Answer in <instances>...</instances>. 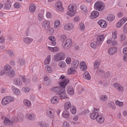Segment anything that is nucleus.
Masks as SVG:
<instances>
[{"instance_id":"45","label":"nucleus","mask_w":127,"mask_h":127,"mask_svg":"<svg viewBox=\"0 0 127 127\" xmlns=\"http://www.w3.org/2000/svg\"><path fill=\"white\" fill-rule=\"evenodd\" d=\"M47 113L48 116L50 118H52L54 117V113L53 112H52V111H48Z\"/></svg>"},{"instance_id":"63","label":"nucleus","mask_w":127,"mask_h":127,"mask_svg":"<svg viewBox=\"0 0 127 127\" xmlns=\"http://www.w3.org/2000/svg\"><path fill=\"white\" fill-rule=\"evenodd\" d=\"M63 126L64 127H69V124L66 122H64L63 123Z\"/></svg>"},{"instance_id":"21","label":"nucleus","mask_w":127,"mask_h":127,"mask_svg":"<svg viewBox=\"0 0 127 127\" xmlns=\"http://www.w3.org/2000/svg\"><path fill=\"white\" fill-rule=\"evenodd\" d=\"M36 9V6L33 3H32L30 4L29 10L31 12H34Z\"/></svg>"},{"instance_id":"40","label":"nucleus","mask_w":127,"mask_h":127,"mask_svg":"<svg viewBox=\"0 0 127 127\" xmlns=\"http://www.w3.org/2000/svg\"><path fill=\"white\" fill-rule=\"evenodd\" d=\"M51 56L50 55H48L44 61V64L45 65L49 64Z\"/></svg>"},{"instance_id":"17","label":"nucleus","mask_w":127,"mask_h":127,"mask_svg":"<svg viewBox=\"0 0 127 127\" xmlns=\"http://www.w3.org/2000/svg\"><path fill=\"white\" fill-rule=\"evenodd\" d=\"M99 15V13L97 11H94L92 12L90 18L92 19H94L98 16Z\"/></svg>"},{"instance_id":"30","label":"nucleus","mask_w":127,"mask_h":127,"mask_svg":"<svg viewBox=\"0 0 127 127\" xmlns=\"http://www.w3.org/2000/svg\"><path fill=\"white\" fill-rule=\"evenodd\" d=\"M100 62L99 60L95 61L94 63V68L95 69H96L99 67L100 64Z\"/></svg>"},{"instance_id":"38","label":"nucleus","mask_w":127,"mask_h":127,"mask_svg":"<svg viewBox=\"0 0 127 127\" xmlns=\"http://www.w3.org/2000/svg\"><path fill=\"white\" fill-rule=\"evenodd\" d=\"M80 8L84 13H85L87 12V7L86 5H82L81 6Z\"/></svg>"},{"instance_id":"12","label":"nucleus","mask_w":127,"mask_h":127,"mask_svg":"<svg viewBox=\"0 0 127 127\" xmlns=\"http://www.w3.org/2000/svg\"><path fill=\"white\" fill-rule=\"evenodd\" d=\"M114 87L119 92H122L124 91V89L123 87L119 84L115 83L114 84Z\"/></svg>"},{"instance_id":"37","label":"nucleus","mask_w":127,"mask_h":127,"mask_svg":"<svg viewBox=\"0 0 127 127\" xmlns=\"http://www.w3.org/2000/svg\"><path fill=\"white\" fill-rule=\"evenodd\" d=\"M59 66L61 68H65L66 66V64L65 62L63 61H61L58 63Z\"/></svg>"},{"instance_id":"50","label":"nucleus","mask_w":127,"mask_h":127,"mask_svg":"<svg viewBox=\"0 0 127 127\" xmlns=\"http://www.w3.org/2000/svg\"><path fill=\"white\" fill-rule=\"evenodd\" d=\"M70 111L73 114H75L76 112V110L75 107L72 106L70 108Z\"/></svg>"},{"instance_id":"7","label":"nucleus","mask_w":127,"mask_h":127,"mask_svg":"<svg viewBox=\"0 0 127 127\" xmlns=\"http://www.w3.org/2000/svg\"><path fill=\"white\" fill-rule=\"evenodd\" d=\"M72 44V39L69 38L68 39L63 43L62 46L64 49H67L70 47Z\"/></svg>"},{"instance_id":"20","label":"nucleus","mask_w":127,"mask_h":127,"mask_svg":"<svg viewBox=\"0 0 127 127\" xmlns=\"http://www.w3.org/2000/svg\"><path fill=\"white\" fill-rule=\"evenodd\" d=\"M27 117L30 120H33L35 118V116L34 114L31 113L28 114L26 115Z\"/></svg>"},{"instance_id":"13","label":"nucleus","mask_w":127,"mask_h":127,"mask_svg":"<svg viewBox=\"0 0 127 127\" xmlns=\"http://www.w3.org/2000/svg\"><path fill=\"white\" fill-rule=\"evenodd\" d=\"M74 27L73 24L69 23L66 24L64 26V29L66 30H70L72 29Z\"/></svg>"},{"instance_id":"19","label":"nucleus","mask_w":127,"mask_h":127,"mask_svg":"<svg viewBox=\"0 0 127 127\" xmlns=\"http://www.w3.org/2000/svg\"><path fill=\"white\" fill-rule=\"evenodd\" d=\"M79 64V61L77 60H75L73 61L71 64V66L74 68H76Z\"/></svg>"},{"instance_id":"41","label":"nucleus","mask_w":127,"mask_h":127,"mask_svg":"<svg viewBox=\"0 0 127 127\" xmlns=\"http://www.w3.org/2000/svg\"><path fill=\"white\" fill-rule=\"evenodd\" d=\"M107 96L106 95H102L100 96V100L103 102L105 101L107 99Z\"/></svg>"},{"instance_id":"8","label":"nucleus","mask_w":127,"mask_h":127,"mask_svg":"<svg viewBox=\"0 0 127 127\" xmlns=\"http://www.w3.org/2000/svg\"><path fill=\"white\" fill-rule=\"evenodd\" d=\"M104 38L103 35H98L96 38L95 43L98 46L102 44V41Z\"/></svg>"},{"instance_id":"34","label":"nucleus","mask_w":127,"mask_h":127,"mask_svg":"<svg viewBox=\"0 0 127 127\" xmlns=\"http://www.w3.org/2000/svg\"><path fill=\"white\" fill-rule=\"evenodd\" d=\"M115 18V16L114 15L111 14L108 16L106 20L107 21H113Z\"/></svg>"},{"instance_id":"62","label":"nucleus","mask_w":127,"mask_h":127,"mask_svg":"<svg viewBox=\"0 0 127 127\" xmlns=\"http://www.w3.org/2000/svg\"><path fill=\"white\" fill-rule=\"evenodd\" d=\"M90 46L93 48L95 49L96 47V45L95 42L91 43L90 44Z\"/></svg>"},{"instance_id":"53","label":"nucleus","mask_w":127,"mask_h":127,"mask_svg":"<svg viewBox=\"0 0 127 127\" xmlns=\"http://www.w3.org/2000/svg\"><path fill=\"white\" fill-rule=\"evenodd\" d=\"M45 69L47 71L48 73L51 72L52 71V68L49 66L48 65H46L45 66Z\"/></svg>"},{"instance_id":"61","label":"nucleus","mask_w":127,"mask_h":127,"mask_svg":"<svg viewBox=\"0 0 127 127\" xmlns=\"http://www.w3.org/2000/svg\"><path fill=\"white\" fill-rule=\"evenodd\" d=\"M123 24L122 23V22L120 21H119V22L117 23L116 26L120 28L122 26Z\"/></svg>"},{"instance_id":"31","label":"nucleus","mask_w":127,"mask_h":127,"mask_svg":"<svg viewBox=\"0 0 127 127\" xmlns=\"http://www.w3.org/2000/svg\"><path fill=\"white\" fill-rule=\"evenodd\" d=\"M62 116L64 118H67L69 116V112L67 110H65L63 111L62 114Z\"/></svg>"},{"instance_id":"28","label":"nucleus","mask_w":127,"mask_h":127,"mask_svg":"<svg viewBox=\"0 0 127 127\" xmlns=\"http://www.w3.org/2000/svg\"><path fill=\"white\" fill-rule=\"evenodd\" d=\"M117 49L115 47L110 48L108 52L111 55L114 54L117 51Z\"/></svg>"},{"instance_id":"24","label":"nucleus","mask_w":127,"mask_h":127,"mask_svg":"<svg viewBox=\"0 0 127 127\" xmlns=\"http://www.w3.org/2000/svg\"><path fill=\"white\" fill-rule=\"evenodd\" d=\"M49 39L51 41V45L52 46H55L56 44V42H55L56 39L55 37L53 36H51L49 37Z\"/></svg>"},{"instance_id":"1","label":"nucleus","mask_w":127,"mask_h":127,"mask_svg":"<svg viewBox=\"0 0 127 127\" xmlns=\"http://www.w3.org/2000/svg\"><path fill=\"white\" fill-rule=\"evenodd\" d=\"M69 81L66 79H65L64 81L59 83L60 87L57 86L54 87L51 89L52 91L54 92L57 95H59L62 92H65V88L69 83Z\"/></svg>"},{"instance_id":"54","label":"nucleus","mask_w":127,"mask_h":127,"mask_svg":"<svg viewBox=\"0 0 127 127\" xmlns=\"http://www.w3.org/2000/svg\"><path fill=\"white\" fill-rule=\"evenodd\" d=\"M123 31L124 33H127V23L124 26Z\"/></svg>"},{"instance_id":"33","label":"nucleus","mask_w":127,"mask_h":127,"mask_svg":"<svg viewBox=\"0 0 127 127\" xmlns=\"http://www.w3.org/2000/svg\"><path fill=\"white\" fill-rule=\"evenodd\" d=\"M23 103L24 105L27 107L30 106L31 104V102L27 99L24 100Z\"/></svg>"},{"instance_id":"32","label":"nucleus","mask_w":127,"mask_h":127,"mask_svg":"<svg viewBox=\"0 0 127 127\" xmlns=\"http://www.w3.org/2000/svg\"><path fill=\"white\" fill-rule=\"evenodd\" d=\"M33 39L28 37H25L24 38L23 40L24 42L26 44H28L33 41Z\"/></svg>"},{"instance_id":"42","label":"nucleus","mask_w":127,"mask_h":127,"mask_svg":"<svg viewBox=\"0 0 127 127\" xmlns=\"http://www.w3.org/2000/svg\"><path fill=\"white\" fill-rule=\"evenodd\" d=\"M6 53L11 57H12L14 55V53L13 51L10 50H7L6 51Z\"/></svg>"},{"instance_id":"64","label":"nucleus","mask_w":127,"mask_h":127,"mask_svg":"<svg viewBox=\"0 0 127 127\" xmlns=\"http://www.w3.org/2000/svg\"><path fill=\"white\" fill-rule=\"evenodd\" d=\"M66 63L68 64H70L71 62V59L69 58H67L66 60Z\"/></svg>"},{"instance_id":"36","label":"nucleus","mask_w":127,"mask_h":127,"mask_svg":"<svg viewBox=\"0 0 127 127\" xmlns=\"http://www.w3.org/2000/svg\"><path fill=\"white\" fill-rule=\"evenodd\" d=\"M60 25V21L58 20H56L54 22V27L55 29H57Z\"/></svg>"},{"instance_id":"51","label":"nucleus","mask_w":127,"mask_h":127,"mask_svg":"<svg viewBox=\"0 0 127 127\" xmlns=\"http://www.w3.org/2000/svg\"><path fill=\"white\" fill-rule=\"evenodd\" d=\"M73 68L72 67L71 68H70L68 69V74L70 75L71 74H74L75 71V70L73 69Z\"/></svg>"},{"instance_id":"6","label":"nucleus","mask_w":127,"mask_h":127,"mask_svg":"<svg viewBox=\"0 0 127 127\" xmlns=\"http://www.w3.org/2000/svg\"><path fill=\"white\" fill-rule=\"evenodd\" d=\"M65 54L63 52H60L57 53L54 56V60L57 62H59L62 60H64L65 58Z\"/></svg>"},{"instance_id":"57","label":"nucleus","mask_w":127,"mask_h":127,"mask_svg":"<svg viewBox=\"0 0 127 127\" xmlns=\"http://www.w3.org/2000/svg\"><path fill=\"white\" fill-rule=\"evenodd\" d=\"M54 30L52 27L49 28V32L51 34H52L54 32Z\"/></svg>"},{"instance_id":"35","label":"nucleus","mask_w":127,"mask_h":127,"mask_svg":"<svg viewBox=\"0 0 127 127\" xmlns=\"http://www.w3.org/2000/svg\"><path fill=\"white\" fill-rule=\"evenodd\" d=\"M11 6V3L9 0H7L5 4V7L7 9H9L10 8Z\"/></svg>"},{"instance_id":"59","label":"nucleus","mask_w":127,"mask_h":127,"mask_svg":"<svg viewBox=\"0 0 127 127\" xmlns=\"http://www.w3.org/2000/svg\"><path fill=\"white\" fill-rule=\"evenodd\" d=\"M126 37L124 34H123L121 35V40L123 41L126 39Z\"/></svg>"},{"instance_id":"46","label":"nucleus","mask_w":127,"mask_h":127,"mask_svg":"<svg viewBox=\"0 0 127 127\" xmlns=\"http://www.w3.org/2000/svg\"><path fill=\"white\" fill-rule=\"evenodd\" d=\"M4 123L6 125H8L12 124V123L11 120V121L9 120L7 118H5L4 121Z\"/></svg>"},{"instance_id":"43","label":"nucleus","mask_w":127,"mask_h":127,"mask_svg":"<svg viewBox=\"0 0 127 127\" xmlns=\"http://www.w3.org/2000/svg\"><path fill=\"white\" fill-rule=\"evenodd\" d=\"M11 121L12 123V124L14 123H17L18 122L19 120V118L17 117H13L12 118Z\"/></svg>"},{"instance_id":"11","label":"nucleus","mask_w":127,"mask_h":127,"mask_svg":"<svg viewBox=\"0 0 127 127\" xmlns=\"http://www.w3.org/2000/svg\"><path fill=\"white\" fill-rule=\"evenodd\" d=\"M50 25V22L47 21H43L42 24V26L43 29L46 30L49 27Z\"/></svg>"},{"instance_id":"47","label":"nucleus","mask_w":127,"mask_h":127,"mask_svg":"<svg viewBox=\"0 0 127 127\" xmlns=\"http://www.w3.org/2000/svg\"><path fill=\"white\" fill-rule=\"evenodd\" d=\"M38 124L41 127H48L49 126L48 124L42 122H39Z\"/></svg>"},{"instance_id":"58","label":"nucleus","mask_w":127,"mask_h":127,"mask_svg":"<svg viewBox=\"0 0 127 127\" xmlns=\"http://www.w3.org/2000/svg\"><path fill=\"white\" fill-rule=\"evenodd\" d=\"M127 20V18L126 17H125L122 18L120 21L123 24Z\"/></svg>"},{"instance_id":"25","label":"nucleus","mask_w":127,"mask_h":127,"mask_svg":"<svg viewBox=\"0 0 127 127\" xmlns=\"http://www.w3.org/2000/svg\"><path fill=\"white\" fill-rule=\"evenodd\" d=\"M83 77L85 79L88 80H90L91 79V76L89 73L87 71L85 72L83 75Z\"/></svg>"},{"instance_id":"18","label":"nucleus","mask_w":127,"mask_h":127,"mask_svg":"<svg viewBox=\"0 0 127 127\" xmlns=\"http://www.w3.org/2000/svg\"><path fill=\"white\" fill-rule=\"evenodd\" d=\"M11 89L12 91L15 95H19L21 93L20 91L17 88L15 87L14 86H12L11 87Z\"/></svg>"},{"instance_id":"60","label":"nucleus","mask_w":127,"mask_h":127,"mask_svg":"<svg viewBox=\"0 0 127 127\" xmlns=\"http://www.w3.org/2000/svg\"><path fill=\"white\" fill-rule=\"evenodd\" d=\"M117 37V32H114L113 33H112V38L114 39H115Z\"/></svg>"},{"instance_id":"4","label":"nucleus","mask_w":127,"mask_h":127,"mask_svg":"<svg viewBox=\"0 0 127 127\" xmlns=\"http://www.w3.org/2000/svg\"><path fill=\"white\" fill-rule=\"evenodd\" d=\"M14 101V99L13 97L11 96H6L2 99L1 104L3 105H5Z\"/></svg>"},{"instance_id":"55","label":"nucleus","mask_w":127,"mask_h":127,"mask_svg":"<svg viewBox=\"0 0 127 127\" xmlns=\"http://www.w3.org/2000/svg\"><path fill=\"white\" fill-rule=\"evenodd\" d=\"M22 89L23 91L26 93H28L30 91V88L27 87H23Z\"/></svg>"},{"instance_id":"10","label":"nucleus","mask_w":127,"mask_h":127,"mask_svg":"<svg viewBox=\"0 0 127 127\" xmlns=\"http://www.w3.org/2000/svg\"><path fill=\"white\" fill-rule=\"evenodd\" d=\"M62 3L60 1L58 2L56 5V8L60 12H62L64 10V9L62 6Z\"/></svg>"},{"instance_id":"9","label":"nucleus","mask_w":127,"mask_h":127,"mask_svg":"<svg viewBox=\"0 0 127 127\" xmlns=\"http://www.w3.org/2000/svg\"><path fill=\"white\" fill-rule=\"evenodd\" d=\"M59 101L58 96H55L52 97L51 99V102L53 105H55L58 104Z\"/></svg>"},{"instance_id":"49","label":"nucleus","mask_w":127,"mask_h":127,"mask_svg":"<svg viewBox=\"0 0 127 127\" xmlns=\"http://www.w3.org/2000/svg\"><path fill=\"white\" fill-rule=\"evenodd\" d=\"M79 29L81 31H83L85 29V26L84 24L82 23H80L79 25Z\"/></svg>"},{"instance_id":"52","label":"nucleus","mask_w":127,"mask_h":127,"mask_svg":"<svg viewBox=\"0 0 127 127\" xmlns=\"http://www.w3.org/2000/svg\"><path fill=\"white\" fill-rule=\"evenodd\" d=\"M108 105L111 109H114L115 108V105L114 103L112 102H111Z\"/></svg>"},{"instance_id":"16","label":"nucleus","mask_w":127,"mask_h":127,"mask_svg":"<svg viewBox=\"0 0 127 127\" xmlns=\"http://www.w3.org/2000/svg\"><path fill=\"white\" fill-rule=\"evenodd\" d=\"M80 68L81 70L83 71H85L87 69V65L85 62L84 61L81 62L80 64Z\"/></svg>"},{"instance_id":"2","label":"nucleus","mask_w":127,"mask_h":127,"mask_svg":"<svg viewBox=\"0 0 127 127\" xmlns=\"http://www.w3.org/2000/svg\"><path fill=\"white\" fill-rule=\"evenodd\" d=\"M11 67L9 65L7 64L5 65L4 68V70L5 72V75L8 76L10 77H13L15 75L14 71L11 70Z\"/></svg>"},{"instance_id":"15","label":"nucleus","mask_w":127,"mask_h":127,"mask_svg":"<svg viewBox=\"0 0 127 127\" xmlns=\"http://www.w3.org/2000/svg\"><path fill=\"white\" fill-rule=\"evenodd\" d=\"M97 121L99 123H103L104 121V116L101 115H98L96 119Z\"/></svg>"},{"instance_id":"27","label":"nucleus","mask_w":127,"mask_h":127,"mask_svg":"<svg viewBox=\"0 0 127 127\" xmlns=\"http://www.w3.org/2000/svg\"><path fill=\"white\" fill-rule=\"evenodd\" d=\"M59 96L62 99H65L67 98V96L66 95V94L64 92H62L59 95Z\"/></svg>"},{"instance_id":"22","label":"nucleus","mask_w":127,"mask_h":127,"mask_svg":"<svg viewBox=\"0 0 127 127\" xmlns=\"http://www.w3.org/2000/svg\"><path fill=\"white\" fill-rule=\"evenodd\" d=\"M48 48L51 52H57L59 51V49L57 47H51L49 46L48 47Z\"/></svg>"},{"instance_id":"26","label":"nucleus","mask_w":127,"mask_h":127,"mask_svg":"<svg viewBox=\"0 0 127 127\" xmlns=\"http://www.w3.org/2000/svg\"><path fill=\"white\" fill-rule=\"evenodd\" d=\"M71 106V104L69 102H66L64 105V108L65 110H68Z\"/></svg>"},{"instance_id":"3","label":"nucleus","mask_w":127,"mask_h":127,"mask_svg":"<svg viewBox=\"0 0 127 127\" xmlns=\"http://www.w3.org/2000/svg\"><path fill=\"white\" fill-rule=\"evenodd\" d=\"M77 8V6L75 5H70L68 7L69 11L67 12V14L71 17L75 15L74 12Z\"/></svg>"},{"instance_id":"14","label":"nucleus","mask_w":127,"mask_h":127,"mask_svg":"<svg viewBox=\"0 0 127 127\" xmlns=\"http://www.w3.org/2000/svg\"><path fill=\"white\" fill-rule=\"evenodd\" d=\"M98 23L101 27L103 28H106L107 25V23L106 22L102 20L98 21Z\"/></svg>"},{"instance_id":"56","label":"nucleus","mask_w":127,"mask_h":127,"mask_svg":"<svg viewBox=\"0 0 127 127\" xmlns=\"http://www.w3.org/2000/svg\"><path fill=\"white\" fill-rule=\"evenodd\" d=\"M66 38V36L65 34H62L60 36V39L62 41L64 40Z\"/></svg>"},{"instance_id":"48","label":"nucleus","mask_w":127,"mask_h":127,"mask_svg":"<svg viewBox=\"0 0 127 127\" xmlns=\"http://www.w3.org/2000/svg\"><path fill=\"white\" fill-rule=\"evenodd\" d=\"M116 104L119 107L122 106L123 105V102H120L118 100H117L115 102Z\"/></svg>"},{"instance_id":"23","label":"nucleus","mask_w":127,"mask_h":127,"mask_svg":"<svg viewBox=\"0 0 127 127\" xmlns=\"http://www.w3.org/2000/svg\"><path fill=\"white\" fill-rule=\"evenodd\" d=\"M67 93L70 95H73L74 93L73 88L71 87H67Z\"/></svg>"},{"instance_id":"5","label":"nucleus","mask_w":127,"mask_h":127,"mask_svg":"<svg viewBox=\"0 0 127 127\" xmlns=\"http://www.w3.org/2000/svg\"><path fill=\"white\" fill-rule=\"evenodd\" d=\"M104 4L100 1H97L95 3L94 8L97 10L101 11L104 9Z\"/></svg>"},{"instance_id":"44","label":"nucleus","mask_w":127,"mask_h":127,"mask_svg":"<svg viewBox=\"0 0 127 127\" xmlns=\"http://www.w3.org/2000/svg\"><path fill=\"white\" fill-rule=\"evenodd\" d=\"M96 73L99 75H101L104 74V71L103 69H98L96 71Z\"/></svg>"},{"instance_id":"39","label":"nucleus","mask_w":127,"mask_h":127,"mask_svg":"<svg viewBox=\"0 0 127 127\" xmlns=\"http://www.w3.org/2000/svg\"><path fill=\"white\" fill-rule=\"evenodd\" d=\"M15 83L18 85H21L22 84V82L18 78H16L15 79L14 81Z\"/></svg>"},{"instance_id":"29","label":"nucleus","mask_w":127,"mask_h":127,"mask_svg":"<svg viewBox=\"0 0 127 127\" xmlns=\"http://www.w3.org/2000/svg\"><path fill=\"white\" fill-rule=\"evenodd\" d=\"M98 114L97 112H93L91 114L90 117L92 119L95 120V119H96Z\"/></svg>"}]
</instances>
